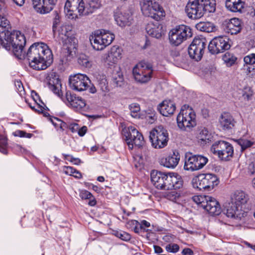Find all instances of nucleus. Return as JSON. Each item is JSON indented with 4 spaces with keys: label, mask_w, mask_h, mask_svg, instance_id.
Segmentation results:
<instances>
[{
    "label": "nucleus",
    "mask_w": 255,
    "mask_h": 255,
    "mask_svg": "<svg viewBox=\"0 0 255 255\" xmlns=\"http://www.w3.org/2000/svg\"><path fill=\"white\" fill-rule=\"evenodd\" d=\"M50 121L52 122L53 125L56 127L59 126L60 128L63 131L65 128H69V125L65 122L61 121V120L57 118H54V119L57 122V123L55 122L51 118H49Z\"/></svg>",
    "instance_id": "obj_46"
},
{
    "label": "nucleus",
    "mask_w": 255,
    "mask_h": 255,
    "mask_svg": "<svg viewBox=\"0 0 255 255\" xmlns=\"http://www.w3.org/2000/svg\"><path fill=\"white\" fill-rule=\"evenodd\" d=\"M196 28L201 31L211 32L213 31L215 27L214 24L211 22H200L196 25Z\"/></svg>",
    "instance_id": "obj_35"
},
{
    "label": "nucleus",
    "mask_w": 255,
    "mask_h": 255,
    "mask_svg": "<svg viewBox=\"0 0 255 255\" xmlns=\"http://www.w3.org/2000/svg\"><path fill=\"white\" fill-rule=\"evenodd\" d=\"M249 172L251 174H255V160L251 162L248 166Z\"/></svg>",
    "instance_id": "obj_60"
},
{
    "label": "nucleus",
    "mask_w": 255,
    "mask_h": 255,
    "mask_svg": "<svg viewBox=\"0 0 255 255\" xmlns=\"http://www.w3.org/2000/svg\"><path fill=\"white\" fill-rule=\"evenodd\" d=\"M79 97H76V95L72 94L71 91H67L65 94V98L71 106V104L76 103Z\"/></svg>",
    "instance_id": "obj_50"
},
{
    "label": "nucleus",
    "mask_w": 255,
    "mask_h": 255,
    "mask_svg": "<svg viewBox=\"0 0 255 255\" xmlns=\"http://www.w3.org/2000/svg\"><path fill=\"white\" fill-rule=\"evenodd\" d=\"M79 64L86 68H89L91 64L85 55H81L78 59Z\"/></svg>",
    "instance_id": "obj_52"
},
{
    "label": "nucleus",
    "mask_w": 255,
    "mask_h": 255,
    "mask_svg": "<svg viewBox=\"0 0 255 255\" xmlns=\"http://www.w3.org/2000/svg\"><path fill=\"white\" fill-rule=\"evenodd\" d=\"M222 59L228 67H231L234 65L237 60V58L235 56L229 52H226L223 56Z\"/></svg>",
    "instance_id": "obj_39"
},
{
    "label": "nucleus",
    "mask_w": 255,
    "mask_h": 255,
    "mask_svg": "<svg viewBox=\"0 0 255 255\" xmlns=\"http://www.w3.org/2000/svg\"><path fill=\"white\" fill-rule=\"evenodd\" d=\"M172 173H166V176L164 178V184L162 190H172Z\"/></svg>",
    "instance_id": "obj_40"
},
{
    "label": "nucleus",
    "mask_w": 255,
    "mask_h": 255,
    "mask_svg": "<svg viewBox=\"0 0 255 255\" xmlns=\"http://www.w3.org/2000/svg\"><path fill=\"white\" fill-rule=\"evenodd\" d=\"M177 123L182 130L193 128L196 125V115L193 110H181L177 117Z\"/></svg>",
    "instance_id": "obj_13"
},
{
    "label": "nucleus",
    "mask_w": 255,
    "mask_h": 255,
    "mask_svg": "<svg viewBox=\"0 0 255 255\" xmlns=\"http://www.w3.org/2000/svg\"><path fill=\"white\" fill-rule=\"evenodd\" d=\"M57 0H32V4L35 10L44 14L51 11Z\"/></svg>",
    "instance_id": "obj_20"
},
{
    "label": "nucleus",
    "mask_w": 255,
    "mask_h": 255,
    "mask_svg": "<svg viewBox=\"0 0 255 255\" xmlns=\"http://www.w3.org/2000/svg\"><path fill=\"white\" fill-rule=\"evenodd\" d=\"M153 248H154V252L156 254H160V253H162L163 251V249L160 246H158L157 245H154Z\"/></svg>",
    "instance_id": "obj_64"
},
{
    "label": "nucleus",
    "mask_w": 255,
    "mask_h": 255,
    "mask_svg": "<svg viewBox=\"0 0 255 255\" xmlns=\"http://www.w3.org/2000/svg\"><path fill=\"white\" fill-rule=\"evenodd\" d=\"M148 35L156 38H159L164 33L163 25L158 21L155 23H148L145 28Z\"/></svg>",
    "instance_id": "obj_24"
},
{
    "label": "nucleus",
    "mask_w": 255,
    "mask_h": 255,
    "mask_svg": "<svg viewBox=\"0 0 255 255\" xmlns=\"http://www.w3.org/2000/svg\"><path fill=\"white\" fill-rule=\"evenodd\" d=\"M7 139L2 135L0 136V152L4 154H7Z\"/></svg>",
    "instance_id": "obj_48"
},
{
    "label": "nucleus",
    "mask_w": 255,
    "mask_h": 255,
    "mask_svg": "<svg viewBox=\"0 0 255 255\" xmlns=\"http://www.w3.org/2000/svg\"><path fill=\"white\" fill-rule=\"evenodd\" d=\"M114 17L117 24L122 27L130 26L133 20L132 14L130 13L117 11Z\"/></svg>",
    "instance_id": "obj_23"
},
{
    "label": "nucleus",
    "mask_w": 255,
    "mask_h": 255,
    "mask_svg": "<svg viewBox=\"0 0 255 255\" xmlns=\"http://www.w3.org/2000/svg\"><path fill=\"white\" fill-rule=\"evenodd\" d=\"M82 199H89L88 204L91 206H95L96 204V200L92 194L87 190L81 191L79 195Z\"/></svg>",
    "instance_id": "obj_36"
},
{
    "label": "nucleus",
    "mask_w": 255,
    "mask_h": 255,
    "mask_svg": "<svg viewBox=\"0 0 255 255\" xmlns=\"http://www.w3.org/2000/svg\"><path fill=\"white\" fill-rule=\"evenodd\" d=\"M0 44L8 51L12 49L14 55L21 59L26 39L20 31H11V29L0 33Z\"/></svg>",
    "instance_id": "obj_3"
},
{
    "label": "nucleus",
    "mask_w": 255,
    "mask_h": 255,
    "mask_svg": "<svg viewBox=\"0 0 255 255\" xmlns=\"http://www.w3.org/2000/svg\"><path fill=\"white\" fill-rule=\"evenodd\" d=\"M238 144L241 146L242 150L243 151L253 145V142L244 139H239L237 140Z\"/></svg>",
    "instance_id": "obj_51"
},
{
    "label": "nucleus",
    "mask_w": 255,
    "mask_h": 255,
    "mask_svg": "<svg viewBox=\"0 0 255 255\" xmlns=\"http://www.w3.org/2000/svg\"><path fill=\"white\" fill-rule=\"evenodd\" d=\"M219 121L220 127L224 130L231 129L235 126V120L229 113H223L220 116Z\"/></svg>",
    "instance_id": "obj_25"
},
{
    "label": "nucleus",
    "mask_w": 255,
    "mask_h": 255,
    "mask_svg": "<svg viewBox=\"0 0 255 255\" xmlns=\"http://www.w3.org/2000/svg\"><path fill=\"white\" fill-rule=\"evenodd\" d=\"M220 180L214 174H200L194 177L192 180V184L194 188L199 190L211 191L217 186Z\"/></svg>",
    "instance_id": "obj_4"
},
{
    "label": "nucleus",
    "mask_w": 255,
    "mask_h": 255,
    "mask_svg": "<svg viewBox=\"0 0 255 255\" xmlns=\"http://www.w3.org/2000/svg\"><path fill=\"white\" fill-rule=\"evenodd\" d=\"M192 35L191 29L189 27L181 25L170 31L169 40L172 45L178 46Z\"/></svg>",
    "instance_id": "obj_6"
},
{
    "label": "nucleus",
    "mask_w": 255,
    "mask_h": 255,
    "mask_svg": "<svg viewBox=\"0 0 255 255\" xmlns=\"http://www.w3.org/2000/svg\"><path fill=\"white\" fill-rule=\"evenodd\" d=\"M77 47V40L75 38H68L65 40L61 52V61L62 64L71 61L76 53Z\"/></svg>",
    "instance_id": "obj_15"
},
{
    "label": "nucleus",
    "mask_w": 255,
    "mask_h": 255,
    "mask_svg": "<svg viewBox=\"0 0 255 255\" xmlns=\"http://www.w3.org/2000/svg\"><path fill=\"white\" fill-rule=\"evenodd\" d=\"M115 236L125 241H128L131 239V235L125 232H117Z\"/></svg>",
    "instance_id": "obj_54"
},
{
    "label": "nucleus",
    "mask_w": 255,
    "mask_h": 255,
    "mask_svg": "<svg viewBox=\"0 0 255 255\" xmlns=\"http://www.w3.org/2000/svg\"><path fill=\"white\" fill-rule=\"evenodd\" d=\"M249 200V195L242 191H236L231 196L230 201L226 203L224 213L228 218L241 220L248 215L246 204Z\"/></svg>",
    "instance_id": "obj_2"
},
{
    "label": "nucleus",
    "mask_w": 255,
    "mask_h": 255,
    "mask_svg": "<svg viewBox=\"0 0 255 255\" xmlns=\"http://www.w3.org/2000/svg\"><path fill=\"white\" fill-rule=\"evenodd\" d=\"M113 84L115 87H122L124 84V80L123 75L118 72L113 76Z\"/></svg>",
    "instance_id": "obj_43"
},
{
    "label": "nucleus",
    "mask_w": 255,
    "mask_h": 255,
    "mask_svg": "<svg viewBox=\"0 0 255 255\" xmlns=\"http://www.w3.org/2000/svg\"><path fill=\"white\" fill-rule=\"evenodd\" d=\"M79 126L78 124L76 123H72L69 125V129L72 132H78L79 129Z\"/></svg>",
    "instance_id": "obj_58"
},
{
    "label": "nucleus",
    "mask_w": 255,
    "mask_h": 255,
    "mask_svg": "<svg viewBox=\"0 0 255 255\" xmlns=\"http://www.w3.org/2000/svg\"><path fill=\"white\" fill-rule=\"evenodd\" d=\"M11 29L9 21L0 14V33Z\"/></svg>",
    "instance_id": "obj_41"
},
{
    "label": "nucleus",
    "mask_w": 255,
    "mask_h": 255,
    "mask_svg": "<svg viewBox=\"0 0 255 255\" xmlns=\"http://www.w3.org/2000/svg\"><path fill=\"white\" fill-rule=\"evenodd\" d=\"M202 208L211 215H218L221 212L219 203L214 198L208 196Z\"/></svg>",
    "instance_id": "obj_22"
},
{
    "label": "nucleus",
    "mask_w": 255,
    "mask_h": 255,
    "mask_svg": "<svg viewBox=\"0 0 255 255\" xmlns=\"http://www.w3.org/2000/svg\"><path fill=\"white\" fill-rule=\"evenodd\" d=\"M180 159V154L175 150L166 157L162 158L160 160V164L167 168L173 169L178 165Z\"/></svg>",
    "instance_id": "obj_21"
},
{
    "label": "nucleus",
    "mask_w": 255,
    "mask_h": 255,
    "mask_svg": "<svg viewBox=\"0 0 255 255\" xmlns=\"http://www.w3.org/2000/svg\"><path fill=\"white\" fill-rule=\"evenodd\" d=\"M74 172H75V169L71 166L65 167L64 172L66 174L70 175H74Z\"/></svg>",
    "instance_id": "obj_59"
},
{
    "label": "nucleus",
    "mask_w": 255,
    "mask_h": 255,
    "mask_svg": "<svg viewBox=\"0 0 255 255\" xmlns=\"http://www.w3.org/2000/svg\"><path fill=\"white\" fill-rule=\"evenodd\" d=\"M185 10L188 17L192 19H199L204 15L200 0H189Z\"/></svg>",
    "instance_id": "obj_18"
},
{
    "label": "nucleus",
    "mask_w": 255,
    "mask_h": 255,
    "mask_svg": "<svg viewBox=\"0 0 255 255\" xmlns=\"http://www.w3.org/2000/svg\"><path fill=\"white\" fill-rule=\"evenodd\" d=\"M53 20L52 30L54 33H55L57 28L59 25L61 21V17L58 11L55 10L53 12Z\"/></svg>",
    "instance_id": "obj_44"
},
{
    "label": "nucleus",
    "mask_w": 255,
    "mask_h": 255,
    "mask_svg": "<svg viewBox=\"0 0 255 255\" xmlns=\"http://www.w3.org/2000/svg\"><path fill=\"white\" fill-rule=\"evenodd\" d=\"M149 139L154 148H163L167 145L169 140L167 130L162 126H159L150 131Z\"/></svg>",
    "instance_id": "obj_8"
},
{
    "label": "nucleus",
    "mask_w": 255,
    "mask_h": 255,
    "mask_svg": "<svg viewBox=\"0 0 255 255\" xmlns=\"http://www.w3.org/2000/svg\"><path fill=\"white\" fill-rule=\"evenodd\" d=\"M183 181L181 177L177 173H172V189H178L183 186Z\"/></svg>",
    "instance_id": "obj_38"
},
{
    "label": "nucleus",
    "mask_w": 255,
    "mask_h": 255,
    "mask_svg": "<svg viewBox=\"0 0 255 255\" xmlns=\"http://www.w3.org/2000/svg\"><path fill=\"white\" fill-rule=\"evenodd\" d=\"M157 109L162 116L168 117L173 114L176 106L172 101L164 100L158 105Z\"/></svg>",
    "instance_id": "obj_26"
},
{
    "label": "nucleus",
    "mask_w": 255,
    "mask_h": 255,
    "mask_svg": "<svg viewBox=\"0 0 255 255\" xmlns=\"http://www.w3.org/2000/svg\"><path fill=\"white\" fill-rule=\"evenodd\" d=\"M168 252L175 253L179 251V246L176 244H169L165 247Z\"/></svg>",
    "instance_id": "obj_56"
},
{
    "label": "nucleus",
    "mask_w": 255,
    "mask_h": 255,
    "mask_svg": "<svg viewBox=\"0 0 255 255\" xmlns=\"http://www.w3.org/2000/svg\"><path fill=\"white\" fill-rule=\"evenodd\" d=\"M128 131L125 135V137L129 148L132 149L133 145L138 148L141 147L144 144V138L141 133L132 126L128 127Z\"/></svg>",
    "instance_id": "obj_16"
},
{
    "label": "nucleus",
    "mask_w": 255,
    "mask_h": 255,
    "mask_svg": "<svg viewBox=\"0 0 255 255\" xmlns=\"http://www.w3.org/2000/svg\"><path fill=\"white\" fill-rule=\"evenodd\" d=\"M229 40L228 37L224 36L214 38L208 45L209 52L212 54H217L229 49L231 47Z\"/></svg>",
    "instance_id": "obj_14"
},
{
    "label": "nucleus",
    "mask_w": 255,
    "mask_h": 255,
    "mask_svg": "<svg viewBox=\"0 0 255 255\" xmlns=\"http://www.w3.org/2000/svg\"><path fill=\"white\" fill-rule=\"evenodd\" d=\"M199 137L200 140L209 142L211 141L212 136L206 128H204L200 132Z\"/></svg>",
    "instance_id": "obj_42"
},
{
    "label": "nucleus",
    "mask_w": 255,
    "mask_h": 255,
    "mask_svg": "<svg viewBox=\"0 0 255 255\" xmlns=\"http://www.w3.org/2000/svg\"><path fill=\"white\" fill-rule=\"evenodd\" d=\"M100 34L101 30L96 31L89 38L93 48L96 50H102L106 47L104 42L101 38Z\"/></svg>",
    "instance_id": "obj_28"
},
{
    "label": "nucleus",
    "mask_w": 255,
    "mask_h": 255,
    "mask_svg": "<svg viewBox=\"0 0 255 255\" xmlns=\"http://www.w3.org/2000/svg\"><path fill=\"white\" fill-rule=\"evenodd\" d=\"M246 64L253 65L255 64V53H252L246 56L244 59Z\"/></svg>",
    "instance_id": "obj_57"
},
{
    "label": "nucleus",
    "mask_w": 255,
    "mask_h": 255,
    "mask_svg": "<svg viewBox=\"0 0 255 255\" xmlns=\"http://www.w3.org/2000/svg\"><path fill=\"white\" fill-rule=\"evenodd\" d=\"M102 6L100 0H88L85 4V14L88 15L99 9Z\"/></svg>",
    "instance_id": "obj_31"
},
{
    "label": "nucleus",
    "mask_w": 255,
    "mask_h": 255,
    "mask_svg": "<svg viewBox=\"0 0 255 255\" xmlns=\"http://www.w3.org/2000/svg\"><path fill=\"white\" fill-rule=\"evenodd\" d=\"M181 254L182 255H194L193 251L190 248H184Z\"/></svg>",
    "instance_id": "obj_62"
},
{
    "label": "nucleus",
    "mask_w": 255,
    "mask_h": 255,
    "mask_svg": "<svg viewBox=\"0 0 255 255\" xmlns=\"http://www.w3.org/2000/svg\"><path fill=\"white\" fill-rule=\"evenodd\" d=\"M227 8L232 12H240L245 7V2L243 0H226Z\"/></svg>",
    "instance_id": "obj_29"
},
{
    "label": "nucleus",
    "mask_w": 255,
    "mask_h": 255,
    "mask_svg": "<svg viewBox=\"0 0 255 255\" xmlns=\"http://www.w3.org/2000/svg\"><path fill=\"white\" fill-rule=\"evenodd\" d=\"M69 82L71 89L77 91H82L86 90L89 87L90 80L86 75L78 74L70 76Z\"/></svg>",
    "instance_id": "obj_17"
},
{
    "label": "nucleus",
    "mask_w": 255,
    "mask_h": 255,
    "mask_svg": "<svg viewBox=\"0 0 255 255\" xmlns=\"http://www.w3.org/2000/svg\"><path fill=\"white\" fill-rule=\"evenodd\" d=\"M131 222L133 225L138 224L140 225V228L141 230H143V232H148L149 230L146 229L144 227H149L150 226V224L145 220L141 221L140 223L135 220L131 221Z\"/></svg>",
    "instance_id": "obj_55"
},
{
    "label": "nucleus",
    "mask_w": 255,
    "mask_h": 255,
    "mask_svg": "<svg viewBox=\"0 0 255 255\" xmlns=\"http://www.w3.org/2000/svg\"><path fill=\"white\" fill-rule=\"evenodd\" d=\"M87 131V127L86 126H83L81 128H79V129L78 130V133L79 136H84Z\"/></svg>",
    "instance_id": "obj_61"
},
{
    "label": "nucleus",
    "mask_w": 255,
    "mask_h": 255,
    "mask_svg": "<svg viewBox=\"0 0 255 255\" xmlns=\"http://www.w3.org/2000/svg\"><path fill=\"white\" fill-rule=\"evenodd\" d=\"M207 43L205 38H195L188 47V54L191 58L196 61L202 58Z\"/></svg>",
    "instance_id": "obj_12"
},
{
    "label": "nucleus",
    "mask_w": 255,
    "mask_h": 255,
    "mask_svg": "<svg viewBox=\"0 0 255 255\" xmlns=\"http://www.w3.org/2000/svg\"><path fill=\"white\" fill-rule=\"evenodd\" d=\"M202 5V10L204 14L206 12H214L216 10V3L215 0H200Z\"/></svg>",
    "instance_id": "obj_33"
},
{
    "label": "nucleus",
    "mask_w": 255,
    "mask_h": 255,
    "mask_svg": "<svg viewBox=\"0 0 255 255\" xmlns=\"http://www.w3.org/2000/svg\"><path fill=\"white\" fill-rule=\"evenodd\" d=\"M222 28L226 33L237 34L242 29L241 21L238 18L226 19L222 23Z\"/></svg>",
    "instance_id": "obj_19"
},
{
    "label": "nucleus",
    "mask_w": 255,
    "mask_h": 255,
    "mask_svg": "<svg viewBox=\"0 0 255 255\" xmlns=\"http://www.w3.org/2000/svg\"><path fill=\"white\" fill-rule=\"evenodd\" d=\"M97 79L98 88L102 92L104 96L110 91L108 82L105 75H99Z\"/></svg>",
    "instance_id": "obj_32"
},
{
    "label": "nucleus",
    "mask_w": 255,
    "mask_h": 255,
    "mask_svg": "<svg viewBox=\"0 0 255 255\" xmlns=\"http://www.w3.org/2000/svg\"><path fill=\"white\" fill-rule=\"evenodd\" d=\"M206 157L199 154L189 153L186 155L184 168L186 170L194 171L202 169L208 162Z\"/></svg>",
    "instance_id": "obj_10"
},
{
    "label": "nucleus",
    "mask_w": 255,
    "mask_h": 255,
    "mask_svg": "<svg viewBox=\"0 0 255 255\" xmlns=\"http://www.w3.org/2000/svg\"><path fill=\"white\" fill-rule=\"evenodd\" d=\"M76 103L71 104V107L76 111L81 110L86 106V103L84 100L79 97Z\"/></svg>",
    "instance_id": "obj_47"
},
{
    "label": "nucleus",
    "mask_w": 255,
    "mask_h": 255,
    "mask_svg": "<svg viewBox=\"0 0 255 255\" xmlns=\"http://www.w3.org/2000/svg\"><path fill=\"white\" fill-rule=\"evenodd\" d=\"M23 57L28 60L29 66L36 70L46 69L53 62L52 51L43 43L31 45Z\"/></svg>",
    "instance_id": "obj_1"
},
{
    "label": "nucleus",
    "mask_w": 255,
    "mask_h": 255,
    "mask_svg": "<svg viewBox=\"0 0 255 255\" xmlns=\"http://www.w3.org/2000/svg\"><path fill=\"white\" fill-rule=\"evenodd\" d=\"M211 150L214 154L217 153L222 160L228 161L234 155V148L232 145L224 140L215 142L211 146Z\"/></svg>",
    "instance_id": "obj_9"
},
{
    "label": "nucleus",
    "mask_w": 255,
    "mask_h": 255,
    "mask_svg": "<svg viewBox=\"0 0 255 255\" xmlns=\"http://www.w3.org/2000/svg\"><path fill=\"white\" fill-rule=\"evenodd\" d=\"M253 95V92L250 87H246L242 91V97L247 101L251 100Z\"/></svg>",
    "instance_id": "obj_49"
},
{
    "label": "nucleus",
    "mask_w": 255,
    "mask_h": 255,
    "mask_svg": "<svg viewBox=\"0 0 255 255\" xmlns=\"http://www.w3.org/2000/svg\"><path fill=\"white\" fill-rule=\"evenodd\" d=\"M207 196H194L192 197L193 201L201 207H203L207 200Z\"/></svg>",
    "instance_id": "obj_53"
},
{
    "label": "nucleus",
    "mask_w": 255,
    "mask_h": 255,
    "mask_svg": "<svg viewBox=\"0 0 255 255\" xmlns=\"http://www.w3.org/2000/svg\"><path fill=\"white\" fill-rule=\"evenodd\" d=\"M165 176V172L155 170H152L150 173L151 181L157 189L162 190Z\"/></svg>",
    "instance_id": "obj_27"
},
{
    "label": "nucleus",
    "mask_w": 255,
    "mask_h": 255,
    "mask_svg": "<svg viewBox=\"0 0 255 255\" xmlns=\"http://www.w3.org/2000/svg\"><path fill=\"white\" fill-rule=\"evenodd\" d=\"M64 12L69 18L76 19L80 16L86 15L85 4L83 0H67Z\"/></svg>",
    "instance_id": "obj_7"
},
{
    "label": "nucleus",
    "mask_w": 255,
    "mask_h": 255,
    "mask_svg": "<svg viewBox=\"0 0 255 255\" xmlns=\"http://www.w3.org/2000/svg\"><path fill=\"white\" fill-rule=\"evenodd\" d=\"M132 74L136 82L140 83H147L152 76V65L149 62L141 61L133 68Z\"/></svg>",
    "instance_id": "obj_5"
},
{
    "label": "nucleus",
    "mask_w": 255,
    "mask_h": 255,
    "mask_svg": "<svg viewBox=\"0 0 255 255\" xmlns=\"http://www.w3.org/2000/svg\"><path fill=\"white\" fill-rule=\"evenodd\" d=\"M129 108L130 111V115L132 117L135 118H139L140 107L138 104L135 103L131 104L129 105Z\"/></svg>",
    "instance_id": "obj_45"
},
{
    "label": "nucleus",
    "mask_w": 255,
    "mask_h": 255,
    "mask_svg": "<svg viewBox=\"0 0 255 255\" xmlns=\"http://www.w3.org/2000/svg\"><path fill=\"white\" fill-rule=\"evenodd\" d=\"M26 132L23 130H17L13 133V135L15 136H19L21 137H25Z\"/></svg>",
    "instance_id": "obj_63"
},
{
    "label": "nucleus",
    "mask_w": 255,
    "mask_h": 255,
    "mask_svg": "<svg viewBox=\"0 0 255 255\" xmlns=\"http://www.w3.org/2000/svg\"><path fill=\"white\" fill-rule=\"evenodd\" d=\"M122 50L117 46H113L108 54V60L112 61L113 63H116L118 60L120 59L122 57Z\"/></svg>",
    "instance_id": "obj_34"
},
{
    "label": "nucleus",
    "mask_w": 255,
    "mask_h": 255,
    "mask_svg": "<svg viewBox=\"0 0 255 255\" xmlns=\"http://www.w3.org/2000/svg\"><path fill=\"white\" fill-rule=\"evenodd\" d=\"M141 10L144 15L150 17L156 21L162 19L165 15L163 8L156 1L150 3H143Z\"/></svg>",
    "instance_id": "obj_11"
},
{
    "label": "nucleus",
    "mask_w": 255,
    "mask_h": 255,
    "mask_svg": "<svg viewBox=\"0 0 255 255\" xmlns=\"http://www.w3.org/2000/svg\"><path fill=\"white\" fill-rule=\"evenodd\" d=\"M47 85L48 88L53 91L54 93L57 94L58 97L63 99L61 92L60 91L59 89L61 86L60 80L59 78H57L55 76L54 77L50 78L47 83Z\"/></svg>",
    "instance_id": "obj_30"
},
{
    "label": "nucleus",
    "mask_w": 255,
    "mask_h": 255,
    "mask_svg": "<svg viewBox=\"0 0 255 255\" xmlns=\"http://www.w3.org/2000/svg\"><path fill=\"white\" fill-rule=\"evenodd\" d=\"M100 35L101 38H102L106 46L110 45L115 39L114 34L105 32L104 30H101Z\"/></svg>",
    "instance_id": "obj_37"
}]
</instances>
